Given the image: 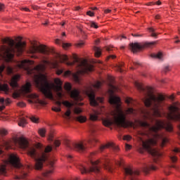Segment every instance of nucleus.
Here are the masks:
<instances>
[{"instance_id": "nucleus-1", "label": "nucleus", "mask_w": 180, "mask_h": 180, "mask_svg": "<svg viewBox=\"0 0 180 180\" xmlns=\"http://www.w3.org/2000/svg\"><path fill=\"white\" fill-rule=\"evenodd\" d=\"M13 144L16 147L27 150V154L31 158L35 161L34 166L25 167L20 164L19 158L17 155L11 154L9 157V163L13 167V170L16 172L15 179H26L28 174L27 172L30 168H34L37 171L43 169L44 164L47 161V168L42 174L44 178H50L56 171V165L54 160L49 159L50 153L53 150V147L47 146L46 147L41 143L37 144V147L30 146L29 142L24 138H14Z\"/></svg>"}, {"instance_id": "nucleus-2", "label": "nucleus", "mask_w": 180, "mask_h": 180, "mask_svg": "<svg viewBox=\"0 0 180 180\" xmlns=\"http://www.w3.org/2000/svg\"><path fill=\"white\" fill-rule=\"evenodd\" d=\"M138 124L143 129H146V134L148 135V139L144 141L141 139V143L138 146V151L143 154L148 151L153 157L154 162H158V159L162 157V153L158 148H153L157 146V141L159 142L161 147H164L168 143V138L164 132H160V130L165 129L167 131H172V125L171 123L165 121L155 120V125L151 126L146 121H138Z\"/></svg>"}, {"instance_id": "nucleus-3", "label": "nucleus", "mask_w": 180, "mask_h": 180, "mask_svg": "<svg viewBox=\"0 0 180 180\" xmlns=\"http://www.w3.org/2000/svg\"><path fill=\"white\" fill-rule=\"evenodd\" d=\"M135 86L140 92H143L145 96L143 102L146 108H150L151 109V111L148 112V116L152 115V116L160 117L161 116V110L165 106V96L162 94L155 95L153 93V89L150 87L146 88L139 82L135 83Z\"/></svg>"}, {"instance_id": "nucleus-4", "label": "nucleus", "mask_w": 180, "mask_h": 180, "mask_svg": "<svg viewBox=\"0 0 180 180\" xmlns=\"http://www.w3.org/2000/svg\"><path fill=\"white\" fill-rule=\"evenodd\" d=\"M110 105L115 106V109L110 112L111 116H112L114 121L110 118H105L103 120V124L105 127L112 126L113 123L118 127H133L134 123L126 120V115L123 112L122 108H120V98L116 96H111L109 98Z\"/></svg>"}, {"instance_id": "nucleus-5", "label": "nucleus", "mask_w": 180, "mask_h": 180, "mask_svg": "<svg viewBox=\"0 0 180 180\" xmlns=\"http://www.w3.org/2000/svg\"><path fill=\"white\" fill-rule=\"evenodd\" d=\"M43 70H44V65H38L34 68V70H28V74L30 75L34 74V82L35 84V86L39 89L43 95H44L45 98L53 100V88H54V84H50L49 81H47V77L40 74ZM34 71L38 74L34 73Z\"/></svg>"}, {"instance_id": "nucleus-6", "label": "nucleus", "mask_w": 180, "mask_h": 180, "mask_svg": "<svg viewBox=\"0 0 180 180\" xmlns=\"http://www.w3.org/2000/svg\"><path fill=\"white\" fill-rule=\"evenodd\" d=\"M3 43L8 44L9 46L6 45H2L0 47V58H6V61L8 63L13 60L15 54L18 56H22L25 49L26 47V43L22 41L15 42L13 39L9 38H5L2 39Z\"/></svg>"}, {"instance_id": "nucleus-7", "label": "nucleus", "mask_w": 180, "mask_h": 180, "mask_svg": "<svg viewBox=\"0 0 180 180\" xmlns=\"http://www.w3.org/2000/svg\"><path fill=\"white\" fill-rule=\"evenodd\" d=\"M90 164L91 166L89 167V169H87L86 167H85L84 165H79L77 167L78 169H79L82 175L89 172H95V174H99V172H101V165L99 164H102L105 169L108 171V172H113V169H115L113 167V163H112V162L108 159H105L103 161L97 160L95 162L90 160Z\"/></svg>"}, {"instance_id": "nucleus-8", "label": "nucleus", "mask_w": 180, "mask_h": 180, "mask_svg": "<svg viewBox=\"0 0 180 180\" xmlns=\"http://www.w3.org/2000/svg\"><path fill=\"white\" fill-rule=\"evenodd\" d=\"M54 82L56 84V96L58 98V101H56V105L60 108L62 105H64V106H66L68 109L65 112V115L63 117L65 119H68L70 120L71 119V108L74 106V103H70V101H63L61 102V99H63V96H64V94H63V87L61 86L63 85V82L60 79H55Z\"/></svg>"}, {"instance_id": "nucleus-9", "label": "nucleus", "mask_w": 180, "mask_h": 180, "mask_svg": "<svg viewBox=\"0 0 180 180\" xmlns=\"http://www.w3.org/2000/svg\"><path fill=\"white\" fill-rule=\"evenodd\" d=\"M36 53H41V54L49 56V54H50V49L45 45L37 46L34 44H32L28 50V53L32 54V58H37V56L34 55Z\"/></svg>"}, {"instance_id": "nucleus-10", "label": "nucleus", "mask_w": 180, "mask_h": 180, "mask_svg": "<svg viewBox=\"0 0 180 180\" xmlns=\"http://www.w3.org/2000/svg\"><path fill=\"white\" fill-rule=\"evenodd\" d=\"M75 63H79V69L77 71V74H88V72H91L94 71V65L88 63V60H80L77 58H75Z\"/></svg>"}, {"instance_id": "nucleus-11", "label": "nucleus", "mask_w": 180, "mask_h": 180, "mask_svg": "<svg viewBox=\"0 0 180 180\" xmlns=\"http://www.w3.org/2000/svg\"><path fill=\"white\" fill-rule=\"evenodd\" d=\"M65 145L69 150H75V151H79V153H84L86 150V143L84 142L74 143L70 140H65Z\"/></svg>"}, {"instance_id": "nucleus-12", "label": "nucleus", "mask_w": 180, "mask_h": 180, "mask_svg": "<svg viewBox=\"0 0 180 180\" xmlns=\"http://www.w3.org/2000/svg\"><path fill=\"white\" fill-rule=\"evenodd\" d=\"M85 92L86 95L89 96L90 105L91 106H98L99 103H102V102H103V98L95 96V91L92 87L86 89Z\"/></svg>"}, {"instance_id": "nucleus-13", "label": "nucleus", "mask_w": 180, "mask_h": 180, "mask_svg": "<svg viewBox=\"0 0 180 180\" xmlns=\"http://www.w3.org/2000/svg\"><path fill=\"white\" fill-rule=\"evenodd\" d=\"M65 89L67 91L68 94L70 95L72 99H74V101H82V97L79 95V91L77 89L72 90V86H71V84L68 82L65 83Z\"/></svg>"}, {"instance_id": "nucleus-14", "label": "nucleus", "mask_w": 180, "mask_h": 180, "mask_svg": "<svg viewBox=\"0 0 180 180\" xmlns=\"http://www.w3.org/2000/svg\"><path fill=\"white\" fill-rule=\"evenodd\" d=\"M157 44V41L152 42H145L143 46L140 45L139 43H131L129 44V49L133 51V53H137L139 50H141V49H144V47H153Z\"/></svg>"}, {"instance_id": "nucleus-15", "label": "nucleus", "mask_w": 180, "mask_h": 180, "mask_svg": "<svg viewBox=\"0 0 180 180\" xmlns=\"http://www.w3.org/2000/svg\"><path fill=\"white\" fill-rule=\"evenodd\" d=\"M31 100L30 102L31 103H39V105H42L44 106L45 105H47V103L43 100H39V95L36 94H32L29 95Z\"/></svg>"}, {"instance_id": "nucleus-16", "label": "nucleus", "mask_w": 180, "mask_h": 180, "mask_svg": "<svg viewBox=\"0 0 180 180\" xmlns=\"http://www.w3.org/2000/svg\"><path fill=\"white\" fill-rule=\"evenodd\" d=\"M21 91L22 94H30V92H32V84L27 82L26 84L22 86Z\"/></svg>"}, {"instance_id": "nucleus-17", "label": "nucleus", "mask_w": 180, "mask_h": 180, "mask_svg": "<svg viewBox=\"0 0 180 180\" xmlns=\"http://www.w3.org/2000/svg\"><path fill=\"white\" fill-rule=\"evenodd\" d=\"M20 79V75H16L11 78L10 85L12 88H18V82Z\"/></svg>"}, {"instance_id": "nucleus-18", "label": "nucleus", "mask_w": 180, "mask_h": 180, "mask_svg": "<svg viewBox=\"0 0 180 180\" xmlns=\"http://www.w3.org/2000/svg\"><path fill=\"white\" fill-rule=\"evenodd\" d=\"M60 63H65L67 65H74V62H68V56L66 55H60L58 56Z\"/></svg>"}, {"instance_id": "nucleus-19", "label": "nucleus", "mask_w": 180, "mask_h": 180, "mask_svg": "<svg viewBox=\"0 0 180 180\" xmlns=\"http://www.w3.org/2000/svg\"><path fill=\"white\" fill-rule=\"evenodd\" d=\"M109 147H111V148H112V150H115V151L119 150V147H117V146L115 145V143H108L105 146H101L100 147V151H103L105 150V148H109Z\"/></svg>"}, {"instance_id": "nucleus-20", "label": "nucleus", "mask_w": 180, "mask_h": 180, "mask_svg": "<svg viewBox=\"0 0 180 180\" xmlns=\"http://www.w3.org/2000/svg\"><path fill=\"white\" fill-rule=\"evenodd\" d=\"M155 169H157V167L153 164H150L143 167V171L144 174H148L150 171H155Z\"/></svg>"}, {"instance_id": "nucleus-21", "label": "nucleus", "mask_w": 180, "mask_h": 180, "mask_svg": "<svg viewBox=\"0 0 180 180\" xmlns=\"http://www.w3.org/2000/svg\"><path fill=\"white\" fill-rule=\"evenodd\" d=\"M34 64V61L33 60H24L21 62L20 67L24 68L25 65H33Z\"/></svg>"}, {"instance_id": "nucleus-22", "label": "nucleus", "mask_w": 180, "mask_h": 180, "mask_svg": "<svg viewBox=\"0 0 180 180\" xmlns=\"http://www.w3.org/2000/svg\"><path fill=\"white\" fill-rule=\"evenodd\" d=\"M98 115H99V113L96 111H94L93 113H91L89 115L90 120H91L92 122H96V120H98Z\"/></svg>"}, {"instance_id": "nucleus-23", "label": "nucleus", "mask_w": 180, "mask_h": 180, "mask_svg": "<svg viewBox=\"0 0 180 180\" xmlns=\"http://www.w3.org/2000/svg\"><path fill=\"white\" fill-rule=\"evenodd\" d=\"M87 143L91 146H94L95 143H98V139L94 136H91L88 140Z\"/></svg>"}, {"instance_id": "nucleus-24", "label": "nucleus", "mask_w": 180, "mask_h": 180, "mask_svg": "<svg viewBox=\"0 0 180 180\" xmlns=\"http://www.w3.org/2000/svg\"><path fill=\"white\" fill-rule=\"evenodd\" d=\"M26 124H27V121H26V119L23 117H20L18 122V126H20L21 127H25Z\"/></svg>"}, {"instance_id": "nucleus-25", "label": "nucleus", "mask_w": 180, "mask_h": 180, "mask_svg": "<svg viewBox=\"0 0 180 180\" xmlns=\"http://www.w3.org/2000/svg\"><path fill=\"white\" fill-rule=\"evenodd\" d=\"M150 57H152V58H158V60H162V53L159 52L158 53H152L150 54Z\"/></svg>"}, {"instance_id": "nucleus-26", "label": "nucleus", "mask_w": 180, "mask_h": 180, "mask_svg": "<svg viewBox=\"0 0 180 180\" xmlns=\"http://www.w3.org/2000/svg\"><path fill=\"white\" fill-rule=\"evenodd\" d=\"M76 120H77V122H79L80 123H84V122H86V117L79 115L76 117Z\"/></svg>"}, {"instance_id": "nucleus-27", "label": "nucleus", "mask_w": 180, "mask_h": 180, "mask_svg": "<svg viewBox=\"0 0 180 180\" xmlns=\"http://www.w3.org/2000/svg\"><path fill=\"white\" fill-rule=\"evenodd\" d=\"M1 91H4L6 92V94H8L9 92V86H8V84H4L0 86Z\"/></svg>"}, {"instance_id": "nucleus-28", "label": "nucleus", "mask_w": 180, "mask_h": 180, "mask_svg": "<svg viewBox=\"0 0 180 180\" xmlns=\"http://www.w3.org/2000/svg\"><path fill=\"white\" fill-rule=\"evenodd\" d=\"M95 56L96 57H101V49L98 47H94Z\"/></svg>"}, {"instance_id": "nucleus-29", "label": "nucleus", "mask_w": 180, "mask_h": 180, "mask_svg": "<svg viewBox=\"0 0 180 180\" xmlns=\"http://www.w3.org/2000/svg\"><path fill=\"white\" fill-rule=\"evenodd\" d=\"M101 86H102V82H96L93 84V88H95V89H101Z\"/></svg>"}, {"instance_id": "nucleus-30", "label": "nucleus", "mask_w": 180, "mask_h": 180, "mask_svg": "<svg viewBox=\"0 0 180 180\" xmlns=\"http://www.w3.org/2000/svg\"><path fill=\"white\" fill-rule=\"evenodd\" d=\"M149 32L151 33L152 37H155V39H157V34L154 32H155V30H154V28L153 27L149 28Z\"/></svg>"}, {"instance_id": "nucleus-31", "label": "nucleus", "mask_w": 180, "mask_h": 180, "mask_svg": "<svg viewBox=\"0 0 180 180\" xmlns=\"http://www.w3.org/2000/svg\"><path fill=\"white\" fill-rule=\"evenodd\" d=\"M88 25L91 27H94V29H98V25H96V23H95L94 21L89 22Z\"/></svg>"}, {"instance_id": "nucleus-32", "label": "nucleus", "mask_w": 180, "mask_h": 180, "mask_svg": "<svg viewBox=\"0 0 180 180\" xmlns=\"http://www.w3.org/2000/svg\"><path fill=\"white\" fill-rule=\"evenodd\" d=\"M82 112V110H81V108L76 107L74 109V113H75V115H79V113Z\"/></svg>"}, {"instance_id": "nucleus-33", "label": "nucleus", "mask_w": 180, "mask_h": 180, "mask_svg": "<svg viewBox=\"0 0 180 180\" xmlns=\"http://www.w3.org/2000/svg\"><path fill=\"white\" fill-rule=\"evenodd\" d=\"M39 134H40V136H41V137H44V136L46 134V129H39Z\"/></svg>"}, {"instance_id": "nucleus-34", "label": "nucleus", "mask_w": 180, "mask_h": 180, "mask_svg": "<svg viewBox=\"0 0 180 180\" xmlns=\"http://www.w3.org/2000/svg\"><path fill=\"white\" fill-rule=\"evenodd\" d=\"M6 70H7V74H8V75H11V74L13 73V69H12V68L8 67Z\"/></svg>"}, {"instance_id": "nucleus-35", "label": "nucleus", "mask_w": 180, "mask_h": 180, "mask_svg": "<svg viewBox=\"0 0 180 180\" xmlns=\"http://www.w3.org/2000/svg\"><path fill=\"white\" fill-rule=\"evenodd\" d=\"M30 120H32L33 122V123H38L39 118L32 116L30 117Z\"/></svg>"}, {"instance_id": "nucleus-36", "label": "nucleus", "mask_w": 180, "mask_h": 180, "mask_svg": "<svg viewBox=\"0 0 180 180\" xmlns=\"http://www.w3.org/2000/svg\"><path fill=\"white\" fill-rule=\"evenodd\" d=\"M0 134H1V136H6L8 131H6V129H1L0 130Z\"/></svg>"}, {"instance_id": "nucleus-37", "label": "nucleus", "mask_w": 180, "mask_h": 180, "mask_svg": "<svg viewBox=\"0 0 180 180\" xmlns=\"http://www.w3.org/2000/svg\"><path fill=\"white\" fill-rule=\"evenodd\" d=\"M123 67V64H120V65L117 66V70L120 72H123V69L122 68Z\"/></svg>"}, {"instance_id": "nucleus-38", "label": "nucleus", "mask_w": 180, "mask_h": 180, "mask_svg": "<svg viewBox=\"0 0 180 180\" xmlns=\"http://www.w3.org/2000/svg\"><path fill=\"white\" fill-rule=\"evenodd\" d=\"M17 105L20 108H25V106H26V103L23 102H19L18 103H17Z\"/></svg>"}, {"instance_id": "nucleus-39", "label": "nucleus", "mask_w": 180, "mask_h": 180, "mask_svg": "<svg viewBox=\"0 0 180 180\" xmlns=\"http://www.w3.org/2000/svg\"><path fill=\"white\" fill-rule=\"evenodd\" d=\"M64 69H58L56 71V73L58 75H61V74H63Z\"/></svg>"}, {"instance_id": "nucleus-40", "label": "nucleus", "mask_w": 180, "mask_h": 180, "mask_svg": "<svg viewBox=\"0 0 180 180\" xmlns=\"http://www.w3.org/2000/svg\"><path fill=\"white\" fill-rule=\"evenodd\" d=\"M71 46V44L68 43H63V49H68Z\"/></svg>"}, {"instance_id": "nucleus-41", "label": "nucleus", "mask_w": 180, "mask_h": 180, "mask_svg": "<svg viewBox=\"0 0 180 180\" xmlns=\"http://www.w3.org/2000/svg\"><path fill=\"white\" fill-rule=\"evenodd\" d=\"M52 110H53V112H61V108L60 107H53Z\"/></svg>"}, {"instance_id": "nucleus-42", "label": "nucleus", "mask_w": 180, "mask_h": 180, "mask_svg": "<svg viewBox=\"0 0 180 180\" xmlns=\"http://www.w3.org/2000/svg\"><path fill=\"white\" fill-rule=\"evenodd\" d=\"M72 74V72L70 70L65 71L64 72L65 77H68V76L71 75Z\"/></svg>"}, {"instance_id": "nucleus-43", "label": "nucleus", "mask_w": 180, "mask_h": 180, "mask_svg": "<svg viewBox=\"0 0 180 180\" xmlns=\"http://www.w3.org/2000/svg\"><path fill=\"white\" fill-rule=\"evenodd\" d=\"M170 159L171 161H172L173 162H176V161L178 160V158L176 156H171Z\"/></svg>"}, {"instance_id": "nucleus-44", "label": "nucleus", "mask_w": 180, "mask_h": 180, "mask_svg": "<svg viewBox=\"0 0 180 180\" xmlns=\"http://www.w3.org/2000/svg\"><path fill=\"white\" fill-rule=\"evenodd\" d=\"M73 77H74L75 80L76 81V82H79V77H78V75L75 74V75H73Z\"/></svg>"}, {"instance_id": "nucleus-45", "label": "nucleus", "mask_w": 180, "mask_h": 180, "mask_svg": "<svg viewBox=\"0 0 180 180\" xmlns=\"http://www.w3.org/2000/svg\"><path fill=\"white\" fill-rule=\"evenodd\" d=\"M126 103H127L128 105H130V103H133V98H127Z\"/></svg>"}, {"instance_id": "nucleus-46", "label": "nucleus", "mask_w": 180, "mask_h": 180, "mask_svg": "<svg viewBox=\"0 0 180 180\" xmlns=\"http://www.w3.org/2000/svg\"><path fill=\"white\" fill-rule=\"evenodd\" d=\"M86 15H88L89 16H91L92 18L93 16L95 15V13L94 12L89 11H87Z\"/></svg>"}, {"instance_id": "nucleus-47", "label": "nucleus", "mask_w": 180, "mask_h": 180, "mask_svg": "<svg viewBox=\"0 0 180 180\" xmlns=\"http://www.w3.org/2000/svg\"><path fill=\"white\" fill-rule=\"evenodd\" d=\"M115 164H116V165H117L118 167H122V165H123V163H122V161H120V160L115 161Z\"/></svg>"}, {"instance_id": "nucleus-48", "label": "nucleus", "mask_w": 180, "mask_h": 180, "mask_svg": "<svg viewBox=\"0 0 180 180\" xmlns=\"http://www.w3.org/2000/svg\"><path fill=\"white\" fill-rule=\"evenodd\" d=\"M60 144H61V143L60 142V141H54V146H56V147H60Z\"/></svg>"}, {"instance_id": "nucleus-49", "label": "nucleus", "mask_w": 180, "mask_h": 180, "mask_svg": "<svg viewBox=\"0 0 180 180\" xmlns=\"http://www.w3.org/2000/svg\"><path fill=\"white\" fill-rule=\"evenodd\" d=\"M134 110L132 108H129L127 110V113H134Z\"/></svg>"}, {"instance_id": "nucleus-50", "label": "nucleus", "mask_w": 180, "mask_h": 180, "mask_svg": "<svg viewBox=\"0 0 180 180\" xmlns=\"http://www.w3.org/2000/svg\"><path fill=\"white\" fill-rule=\"evenodd\" d=\"M123 139L124 140H127V141L131 140V136H130L129 135H126V136H124Z\"/></svg>"}, {"instance_id": "nucleus-51", "label": "nucleus", "mask_w": 180, "mask_h": 180, "mask_svg": "<svg viewBox=\"0 0 180 180\" xmlns=\"http://www.w3.org/2000/svg\"><path fill=\"white\" fill-rule=\"evenodd\" d=\"M5 9V4L0 3V11H4Z\"/></svg>"}, {"instance_id": "nucleus-52", "label": "nucleus", "mask_w": 180, "mask_h": 180, "mask_svg": "<svg viewBox=\"0 0 180 180\" xmlns=\"http://www.w3.org/2000/svg\"><path fill=\"white\" fill-rule=\"evenodd\" d=\"M4 103L6 105H9V103H11V99L6 98V100H4Z\"/></svg>"}, {"instance_id": "nucleus-53", "label": "nucleus", "mask_w": 180, "mask_h": 180, "mask_svg": "<svg viewBox=\"0 0 180 180\" xmlns=\"http://www.w3.org/2000/svg\"><path fill=\"white\" fill-rule=\"evenodd\" d=\"M132 36L134 37H142L143 34H132Z\"/></svg>"}, {"instance_id": "nucleus-54", "label": "nucleus", "mask_w": 180, "mask_h": 180, "mask_svg": "<svg viewBox=\"0 0 180 180\" xmlns=\"http://www.w3.org/2000/svg\"><path fill=\"white\" fill-rule=\"evenodd\" d=\"M4 70H5V65H2L0 66V74H2Z\"/></svg>"}, {"instance_id": "nucleus-55", "label": "nucleus", "mask_w": 180, "mask_h": 180, "mask_svg": "<svg viewBox=\"0 0 180 180\" xmlns=\"http://www.w3.org/2000/svg\"><path fill=\"white\" fill-rule=\"evenodd\" d=\"M163 71L164 72H168V71H169V66L165 67Z\"/></svg>"}, {"instance_id": "nucleus-56", "label": "nucleus", "mask_w": 180, "mask_h": 180, "mask_svg": "<svg viewBox=\"0 0 180 180\" xmlns=\"http://www.w3.org/2000/svg\"><path fill=\"white\" fill-rule=\"evenodd\" d=\"M21 11H25V12H30V10L28 8H22Z\"/></svg>"}, {"instance_id": "nucleus-57", "label": "nucleus", "mask_w": 180, "mask_h": 180, "mask_svg": "<svg viewBox=\"0 0 180 180\" xmlns=\"http://www.w3.org/2000/svg\"><path fill=\"white\" fill-rule=\"evenodd\" d=\"M169 99H171V101H174L175 99V96L174 94L171 95L169 96Z\"/></svg>"}, {"instance_id": "nucleus-58", "label": "nucleus", "mask_w": 180, "mask_h": 180, "mask_svg": "<svg viewBox=\"0 0 180 180\" xmlns=\"http://www.w3.org/2000/svg\"><path fill=\"white\" fill-rule=\"evenodd\" d=\"M77 46H78V47H82V46H84V42H79L77 44Z\"/></svg>"}, {"instance_id": "nucleus-59", "label": "nucleus", "mask_w": 180, "mask_h": 180, "mask_svg": "<svg viewBox=\"0 0 180 180\" xmlns=\"http://www.w3.org/2000/svg\"><path fill=\"white\" fill-rule=\"evenodd\" d=\"M0 103L4 105V103H5V99L4 98H0Z\"/></svg>"}, {"instance_id": "nucleus-60", "label": "nucleus", "mask_w": 180, "mask_h": 180, "mask_svg": "<svg viewBox=\"0 0 180 180\" xmlns=\"http://www.w3.org/2000/svg\"><path fill=\"white\" fill-rule=\"evenodd\" d=\"M131 148V146L129 144H126V150H130Z\"/></svg>"}, {"instance_id": "nucleus-61", "label": "nucleus", "mask_w": 180, "mask_h": 180, "mask_svg": "<svg viewBox=\"0 0 180 180\" xmlns=\"http://www.w3.org/2000/svg\"><path fill=\"white\" fill-rule=\"evenodd\" d=\"M110 12H112L110 9H107L105 11V13H110Z\"/></svg>"}, {"instance_id": "nucleus-62", "label": "nucleus", "mask_w": 180, "mask_h": 180, "mask_svg": "<svg viewBox=\"0 0 180 180\" xmlns=\"http://www.w3.org/2000/svg\"><path fill=\"white\" fill-rule=\"evenodd\" d=\"M48 140L49 141H53V136H50L49 138H48Z\"/></svg>"}, {"instance_id": "nucleus-63", "label": "nucleus", "mask_w": 180, "mask_h": 180, "mask_svg": "<svg viewBox=\"0 0 180 180\" xmlns=\"http://www.w3.org/2000/svg\"><path fill=\"white\" fill-rule=\"evenodd\" d=\"M5 109V105L0 106V112H2Z\"/></svg>"}, {"instance_id": "nucleus-64", "label": "nucleus", "mask_w": 180, "mask_h": 180, "mask_svg": "<svg viewBox=\"0 0 180 180\" xmlns=\"http://www.w3.org/2000/svg\"><path fill=\"white\" fill-rule=\"evenodd\" d=\"M151 5H155V3H154V2H150V3L148 4V6H151Z\"/></svg>"}]
</instances>
